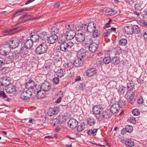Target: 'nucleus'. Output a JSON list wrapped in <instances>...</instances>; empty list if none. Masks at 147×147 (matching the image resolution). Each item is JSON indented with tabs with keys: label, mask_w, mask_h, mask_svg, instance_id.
<instances>
[{
	"label": "nucleus",
	"mask_w": 147,
	"mask_h": 147,
	"mask_svg": "<svg viewBox=\"0 0 147 147\" xmlns=\"http://www.w3.org/2000/svg\"><path fill=\"white\" fill-rule=\"evenodd\" d=\"M132 113L134 116H137L140 114V110L137 109H135L132 111Z\"/></svg>",
	"instance_id": "51"
},
{
	"label": "nucleus",
	"mask_w": 147,
	"mask_h": 147,
	"mask_svg": "<svg viewBox=\"0 0 147 147\" xmlns=\"http://www.w3.org/2000/svg\"><path fill=\"white\" fill-rule=\"evenodd\" d=\"M6 90V92L9 93H11L16 91V87L10 84L7 86Z\"/></svg>",
	"instance_id": "24"
},
{
	"label": "nucleus",
	"mask_w": 147,
	"mask_h": 147,
	"mask_svg": "<svg viewBox=\"0 0 147 147\" xmlns=\"http://www.w3.org/2000/svg\"><path fill=\"white\" fill-rule=\"evenodd\" d=\"M74 66L79 67L82 66L83 64V61L82 59H81L78 58L76 59L73 63Z\"/></svg>",
	"instance_id": "22"
},
{
	"label": "nucleus",
	"mask_w": 147,
	"mask_h": 147,
	"mask_svg": "<svg viewBox=\"0 0 147 147\" xmlns=\"http://www.w3.org/2000/svg\"><path fill=\"white\" fill-rule=\"evenodd\" d=\"M128 121L134 124H135L136 123L135 118L133 117H130L128 118Z\"/></svg>",
	"instance_id": "53"
},
{
	"label": "nucleus",
	"mask_w": 147,
	"mask_h": 147,
	"mask_svg": "<svg viewBox=\"0 0 147 147\" xmlns=\"http://www.w3.org/2000/svg\"><path fill=\"white\" fill-rule=\"evenodd\" d=\"M57 41L60 44V46H61V45H62V44L63 42H66L64 40V38L63 37H61L59 38V39L58 38Z\"/></svg>",
	"instance_id": "56"
},
{
	"label": "nucleus",
	"mask_w": 147,
	"mask_h": 147,
	"mask_svg": "<svg viewBox=\"0 0 147 147\" xmlns=\"http://www.w3.org/2000/svg\"><path fill=\"white\" fill-rule=\"evenodd\" d=\"M73 43L72 42L69 41L67 42H64L62 44L61 46H60L61 50L63 51H66L67 50L71 48L73 46Z\"/></svg>",
	"instance_id": "4"
},
{
	"label": "nucleus",
	"mask_w": 147,
	"mask_h": 147,
	"mask_svg": "<svg viewBox=\"0 0 147 147\" xmlns=\"http://www.w3.org/2000/svg\"><path fill=\"white\" fill-rule=\"evenodd\" d=\"M0 97L4 99L7 97V96L4 91H0Z\"/></svg>",
	"instance_id": "57"
},
{
	"label": "nucleus",
	"mask_w": 147,
	"mask_h": 147,
	"mask_svg": "<svg viewBox=\"0 0 147 147\" xmlns=\"http://www.w3.org/2000/svg\"><path fill=\"white\" fill-rule=\"evenodd\" d=\"M65 74V71L63 69H58L56 72V74L58 77L61 78L64 76Z\"/></svg>",
	"instance_id": "33"
},
{
	"label": "nucleus",
	"mask_w": 147,
	"mask_h": 147,
	"mask_svg": "<svg viewBox=\"0 0 147 147\" xmlns=\"http://www.w3.org/2000/svg\"><path fill=\"white\" fill-rule=\"evenodd\" d=\"M47 49V45L45 43H42L38 46L35 50V52L38 54L41 55L45 53Z\"/></svg>",
	"instance_id": "2"
},
{
	"label": "nucleus",
	"mask_w": 147,
	"mask_h": 147,
	"mask_svg": "<svg viewBox=\"0 0 147 147\" xmlns=\"http://www.w3.org/2000/svg\"><path fill=\"white\" fill-rule=\"evenodd\" d=\"M135 95V92H134L132 90H128L125 94V97L129 103L133 104L135 100L134 98Z\"/></svg>",
	"instance_id": "3"
},
{
	"label": "nucleus",
	"mask_w": 147,
	"mask_h": 147,
	"mask_svg": "<svg viewBox=\"0 0 147 147\" xmlns=\"http://www.w3.org/2000/svg\"><path fill=\"white\" fill-rule=\"evenodd\" d=\"M85 124H81L80 125H78L77 128V130L79 131L80 132L82 131L85 129Z\"/></svg>",
	"instance_id": "50"
},
{
	"label": "nucleus",
	"mask_w": 147,
	"mask_h": 147,
	"mask_svg": "<svg viewBox=\"0 0 147 147\" xmlns=\"http://www.w3.org/2000/svg\"><path fill=\"white\" fill-rule=\"evenodd\" d=\"M102 61L99 59H97L96 61V65L97 66H100L101 64Z\"/></svg>",
	"instance_id": "64"
},
{
	"label": "nucleus",
	"mask_w": 147,
	"mask_h": 147,
	"mask_svg": "<svg viewBox=\"0 0 147 147\" xmlns=\"http://www.w3.org/2000/svg\"><path fill=\"white\" fill-rule=\"evenodd\" d=\"M48 33L45 31L41 32L40 34V38L42 39V40L47 41V42L49 37L47 35Z\"/></svg>",
	"instance_id": "28"
},
{
	"label": "nucleus",
	"mask_w": 147,
	"mask_h": 147,
	"mask_svg": "<svg viewBox=\"0 0 147 147\" xmlns=\"http://www.w3.org/2000/svg\"><path fill=\"white\" fill-rule=\"evenodd\" d=\"M87 26L86 24H82L81 25V31L82 32H87Z\"/></svg>",
	"instance_id": "47"
},
{
	"label": "nucleus",
	"mask_w": 147,
	"mask_h": 147,
	"mask_svg": "<svg viewBox=\"0 0 147 147\" xmlns=\"http://www.w3.org/2000/svg\"><path fill=\"white\" fill-rule=\"evenodd\" d=\"M38 85L37 84H35L34 81L31 80H29L26 83L25 86L26 88L29 90L31 89L32 88H39Z\"/></svg>",
	"instance_id": "6"
},
{
	"label": "nucleus",
	"mask_w": 147,
	"mask_h": 147,
	"mask_svg": "<svg viewBox=\"0 0 147 147\" xmlns=\"http://www.w3.org/2000/svg\"><path fill=\"white\" fill-rule=\"evenodd\" d=\"M134 85L132 81H129L127 83V90H132L134 88Z\"/></svg>",
	"instance_id": "36"
},
{
	"label": "nucleus",
	"mask_w": 147,
	"mask_h": 147,
	"mask_svg": "<svg viewBox=\"0 0 147 147\" xmlns=\"http://www.w3.org/2000/svg\"><path fill=\"white\" fill-rule=\"evenodd\" d=\"M126 132L128 133H131L133 131V127L132 126L129 125H127L125 127Z\"/></svg>",
	"instance_id": "49"
},
{
	"label": "nucleus",
	"mask_w": 147,
	"mask_h": 147,
	"mask_svg": "<svg viewBox=\"0 0 147 147\" xmlns=\"http://www.w3.org/2000/svg\"><path fill=\"white\" fill-rule=\"evenodd\" d=\"M87 26V32L88 31L90 33L92 32L96 29V24L92 22L89 23Z\"/></svg>",
	"instance_id": "19"
},
{
	"label": "nucleus",
	"mask_w": 147,
	"mask_h": 147,
	"mask_svg": "<svg viewBox=\"0 0 147 147\" xmlns=\"http://www.w3.org/2000/svg\"><path fill=\"white\" fill-rule=\"evenodd\" d=\"M67 34L66 35V38L68 40H71L73 39L74 37H76V35L75 30L67 32Z\"/></svg>",
	"instance_id": "16"
},
{
	"label": "nucleus",
	"mask_w": 147,
	"mask_h": 147,
	"mask_svg": "<svg viewBox=\"0 0 147 147\" xmlns=\"http://www.w3.org/2000/svg\"><path fill=\"white\" fill-rule=\"evenodd\" d=\"M92 41L91 39H85V40L84 41V43L85 44L87 45V47H88L89 45H90V41Z\"/></svg>",
	"instance_id": "59"
},
{
	"label": "nucleus",
	"mask_w": 147,
	"mask_h": 147,
	"mask_svg": "<svg viewBox=\"0 0 147 147\" xmlns=\"http://www.w3.org/2000/svg\"><path fill=\"white\" fill-rule=\"evenodd\" d=\"M125 146L128 147H131L134 145V142L130 139H128L125 142Z\"/></svg>",
	"instance_id": "34"
},
{
	"label": "nucleus",
	"mask_w": 147,
	"mask_h": 147,
	"mask_svg": "<svg viewBox=\"0 0 147 147\" xmlns=\"http://www.w3.org/2000/svg\"><path fill=\"white\" fill-rule=\"evenodd\" d=\"M98 131L97 129H90L87 132V134L89 135H92L94 136H96Z\"/></svg>",
	"instance_id": "40"
},
{
	"label": "nucleus",
	"mask_w": 147,
	"mask_h": 147,
	"mask_svg": "<svg viewBox=\"0 0 147 147\" xmlns=\"http://www.w3.org/2000/svg\"><path fill=\"white\" fill-rule=\"evenodd\" d=\"M65 27L66 29L68 30L67 31L75 30V25L73 24H68Z\"/></svg>",
	"instance_id": "43"
},
{
	"label": "nucleus",
	"mask_w": 147,
	"mask_h": 147,
	"mask_svg": "<svg viewBox=\"0 0 147 147\" xmlns=\"http://www.w3.org/2000/svg\"><path fill=\"white\" fill-rule=\"evenodd\" d=\"M97 72V70L94 67L88 69L86 71V75L88 76H92L95 74Z\"/></svg>",
	"instance_id": "18"
},
{
	"label": "nucleus",
	"mask_w": 147,
	"mask_h": 147,
	"mask_svg": "<svg viewBox=\"0 0 147 147\" xmlns=\"http://www.w3.org/2000/svg\"><path fill=\"white\" fill-rule=\"evenodd\" d=\"M140 24L143 27H145L147 28V23L143 20H140L139 21Z\"/></svg>",
	"instance_id": "54"
},
{
	"label": "nucleus",
	"mask_w": 147,
	"mask_h": 147,
	"mask_svg": "<svg viewBox=\"0 0 147 147\" xmlns=\"http://www.w3.org/2000/svg\"><path fill=\"white\" fill-rule=\"evenodd\" d=\"M127 40L124 38H121L119 41V45L121 46H125L127 44Z\"/></svg>",
	"instance_id": "48"
},
{
	"label": "nucleus",
	"mask_w": 147,
	"mask_h": 147,
	"mask_svg": "<svg viewBox=\"0 0 147 147\" xmlns=\"http://www.w3.org/2000/svg\"><path fill=\"white\" fill-rule=\"evenodd\" d=\"M119 57H114L111 60L112 63L114 65L118 64L120 62Z\"/></svg>",
	"instance_id": "35"
},
{
	"label": "nucleus",
	"mask_w": 147,
	"mask_h": 147,
	"mask_svg": "<svg viewBox=\"0 0 147 147\" xmlns=\"http://www.w3.org/2000/svg\"><path fill=\"white\" fill-rule=\"evenodd\" d=\"M59 107H56L54 108H51L49 111V113H50L52 115H57L59 111Z\"/></svg>",
	"instance_id": "27"
},
{
	"label": "nucleus",
	"mask_w": 147,
	"mask_h": 147,
	"mask_svg": "<svg viewBox=\"0 0 147 147\" xmlns=\"http://www.w3.org/2000/svg\"><path fill=\"white\" fill-rule=\"evenodd\" d=\"M92 112L93 113L96 115H100L101 110L100 107L98 105H96L94 106L92 109Z\"/></svg>",
	"instance_id": "20"
},
{
	"label": "nucleus",
	"mask_w": 147,
	"mask_h": 147,
	"mask_svg": "<svg viewBox=\"0 0 147 147\" xmlns=\"http://www.w3.org/2000/svg\"><path fill=\"white\" fill-rule=\"evenodd\" d=\"M20 43V41L17 38H12L9 40V42L5 45L4 47L7 48L8 51H10L11 49H15L18 47Z\"/></svg>",
	"instance_id": "1"
},
{
	"label": "nucleus",
	"mask_w": 147,
	"mask_h": 147,
	"mask_svg": "<svg viewBox=\"0 0 147 147\" xmlns=\"http://www.w3.org/2000/svg\"><path fill=\"white\" fill-rule=\"evenodd\" d=\"M30 49L26 47H23L21 48L19 54L22 57H26L28 55V51Z\"/></svg>",
	"instance_id": "12"
},
{
	"label": "nucleus",
	"mask_w": 147,
	"mask_h": 147,
	"mask_svg": "<svg viewBox=\"0 0 147 147\" xmlns=\"http://www.w3.org/2000/svg\"><path fill=\"white\" fill-rule=\"evenodd\" d=\"M113 50L115 55H119L121 53V48L117 46H115L113 47Z\"/></svg>",
	"instance_id": "32"
},
{
	"label": "nucleus",
	"mask_w": 147,
	"mask_h": 147,
	"mask_svg": "<svg viewBox=\"0 0 147 147\" xmlns=\"http://www.w3.org/2000/svg\"><path fill=\"white\" fill-rule=\"evenodd\" d=\"M125 101L124 99L121 98L119 100L118 103L117 104H118V105L120 108L124 106L125 105Z\"/></svg>",
	"instance_id": "45"
},
{
	"label": "nucleus",
	"mask_w": 147,
	"mask_h": 147,
	"mask_svg": "<svg viewBox=\"0 0 147 147\" xmlns=\"http://www.w3.org/2000/svg\"><path fill=\"white\" fill-rule=\"evenodd\" d=\"M85 36L82 33H78L76 36V40L78 42H82L85 40Z\"/></svg>",
	"instance_id": "14"
},
{
	"label": "nucleus",
	"mask_w": 147,
	"mask_h": 147,
	"mask_svg": "<svg viewBox=\"0 0 147 147\" xmlns=\"http://www.w3.org/2000/svg\"><path fill=\"white\" fill-rule=\"evenodd\" d=\"M143 102V100L141 97H140L138 100V103L140 105L142 104Z\"/></svg>",
	"instance_id": "63"
},
{
	"label": "nucleus",
	"mask_w": 147,
	"mask_h": 147,
	"mask_svg": "<svg viewBox=\"0 0 147 147\" xmlns=\"http://www.w3.org/2000/svg\"><path fill=\"white\" fill-rule=\"evenodd\" d=\"M22 11H21V9L19 10L13 16L14 17L17 16L21 15L22 13Z\"/></svg>",
	"instance_id": "60"
},
{
	"label": "nucleus",
	"mask_w": 147,
	"mask_h": 147,
	"mask_svg": "<svg viewBox=\"0 0 147 147\" xmlns=\"http://www.w3.org/2000/svg\"><path fill=\"white\" fill-rule=\"evenodd\" d=\"M77 31L81 30V25L79 24H77L75 25V29Z\"/></svg>",
	"instance_id": "61"
},
{
	"label": "nucleus",
	"mask_w": 147,
	"mask_h": 147,
	"mask_svg": "<svg viewBox=\"0 0 147 147\" xmlns=\"http://www.w3.org/2000/svg\"><path fill=\"white\" fill-rule=\"evenodd\" d=\"M133 33L139 34L140 33V29L139 27L136 25H134L132 26Z\"/></svg>",
	"instance_id": "37"
},
{
	"label": "nucleus",
	"mask_w": 147,
	"mask_h": 147,
	"mask_svg": "<svg viewBox=\"0 0 147 147\" xmlns=\"http://www.w3.org/2000/svg\"><path fill=\"white\" fill-rule=\"evenodd\" d=\"M105 12L107 13V15L111 16H113L117 13V11L114 9H111L110 10L106 9Z\"/></svg>",
	"instance_id": "38"
},
{
	"label": "nucleus",
	"mask_w": 147,
	"mask_h": 147,
	"mask_svg": "<svg viewBox=\"0 0 147 147\" xmlns=\"http://www.w3.org/2000/svg\"><path fill=\"white\" fill-rule=\"evenodd\" d=\"M8 52L5 50L0 49V54L6 56Z\"/></svg>",
	"instance_id": "58"
},
{
	"label": "nucleus",
	"mask_w": 147,
	"mask_h": 147,
	"mask_svg": "<svg viewBox=\"0 0 147 147\" xmlns=\"http://www.w3.org/2000/svg\"><path fill=\"white\" fill-rule=\"evenodd\" d=\"M59 81V79L58 77H56L54 78L52 80L53 84L55 85L58 84Z\"/></svg>",
	"instance_id": "55"
},
{
	"label": "nucleus",
	"mask_w": 147,
	"mask_h": 147,
	"mask_svg": "<svg viewBox=\"0 0 147 147\" xmlns=\"http://www.w3.org/2000/svg\"><path fill=\"white\" fill-rule=\"evenodd\" d=\"M120 108L118 104L115 103L112 105L109 110L112 113L114 114L116 113L119 110Z\"/></svg>",
	"instance_id": "23"
},
{
	"label": "nucleus",
	"mask_w": 147,
	"mask_h": 147,
	"mask_svg": "<svg viewBox=\"0 0 147 147\" xmlns=\"http://www.w3.org/2000/svg\"><path fill=\"white\" fill-rule=\"evenodd\" d=\"M132 28V26H126L124 27V30L127 34L131 35L133 34Z\"/></svg>",
	"instance_id": "26"
},
{
	"label": "nucleus",
	"mask_w": 147,
	"mask_h": 147,
	"mask_svg": "<svg viewBox=\"0 0 147 147\" xmlns=\"http://www.w3.org/2000/svg\"><path fill=\"white\" fill-rule=\"evenodd\" d=\"M40 38V35L36 34H33L31 33L30 35V39L33 42H36L38 41Z\"/></svg>",
	"instance_id": "25"
},
{
	"label": "nucleus",
	"mask_w": 147,
	"mask_h": 147,
	"mask_svg": "<svg viewBox=\"0 0 147 147\" xmlns=\"http://www.w3.org/2000/svg\"><path fill=\"white\" fill-rule=\"evenodd\" d=\"M14 54L13 53H12L8 56H7L4 59L5 64L12 63L14 61Z\"/></svg>",
	"instance_id": "15"
},
{
	"label": "nucleus",
	"mask_w": 147,
	"mask_h": 147,
	"mask_svg": "<svg viewBox=\"0 0 147 147\" xmlns=\"http://www.w3.org/2000/svg\"><path fill=\"white\" fill-rule=\"evenodd\" d=\"M87 124L90 127H93L96 123L95 119L93 117H89L87 119Z\"/></svg>",
	"instance_id": "21"
},
{
	"label": "nucleus",
	"mask_w": 147,
	"mask_h": 147,
	"mask_svg": "<svg viewBox=\"0 0 147 147\" xmlns=\"http://www.w3.org/2000/svg\"><path fill=\"white\" fill-rule=\"evenodd\" d=\"M38 89L40 88L41 90H44L45 92L48 91L51 87V84L49 82L45 81L42 85H38Z\"/></svg>",
	"instance_id": "8"
},
{
	"label": "nucleus",
	"mask_w": 147,
	"mask_h": 147,
	"mask_svg": "<svg viewBox=\"0 0 147 147\" xmlns=\"http://www.w3.org/2000/svg\"><path fill=\"white\" fill-rule=\"evenodd\" d=\"M129 2L131 4H132L133 3H134V7L136 10H140L142 9L141 6V4L140 3H138L137 2L135 3V1H133L132 0H131Z\"/></svg>",
	"instance_id": "29"
},
{
	"label": "nucleus",
	"mask_w": 147,
	"mask_h": 147,
	"mask_svg": "<svg viewBox=\"0 0 147 147\" xmlns=\"http://www.w3.org/2000/svg\"><path fill=\"white\" fill-rule=\"evenodd\" d=\"M58 40V36L56 34H53L49 37L47 42L50 44H53Z\"/></svg>",
	"instance_id": "11"
},
{
	"label": "nucleus",
	"mask_w": 147,
	"mask_h": 147,
	"mask_svg": "<svg viewBox=\"0 0 147 147\" xmlns=\"http://www.w3.org/2000/svg\"><path fill=\"white\" fill-rule=\"evenodd\" d=\"M69 122L72 123V128H75L78 124V122L75 119H70Z\"/></svg>",
	"instance_id": "41"
},
{
	"label": "nucleus",
	"mask_w": 147,
	"mask_h": 147,
	"mask_svg": "<svg viewBox=\"0 0 147 147\" xmlns=\"http://www.w3.org/2000/svg\"><path fill=\"white\" fill-rule=\"evenodd\" d=\"M113 113L109 109H106L103 112L100 116L101 119H109L111 118Z\"/></svg>",
	"instance_id": "7"
},
{
	"label": "nucleus",
	"mask_w": 147,
	"mask_h": 147,
	"mask_svg": "<svg viewBox=\"0 0 147 147\" xmlns=\"http://www.w3.org/2000/svg\"><path fill=\"white\" fill-rule=\"evenodd\" d=\"M111 32L110 30H106V32H105L103 34V36L106 38H107L109 36Z\"/></svg>",
	"instance_id": "52"
},
{
	"label": "nucleus",
	"mask_w": 147,
	"mask_h": 147,
	"mask_svg": "<svg viewBox=\"0 0 147 147\" xmlns=\"http://www.w3.org/2000/svg\"><path fill=\"white\" fill-rule=\"evenodd\" d=\"M5 62L4 59H3V58H0V67L3 65L4 64H5Z\"/></svg>",
	"instance_id": "62"
},
{
	"label": "nucleus",
	"mask_w": 147,
	"mask_h": 147,
	"mask_svg": "<svg viewBox=\"0 0 147 147\" xmlns=\"http://www.w3.org/2000/svg\"><path fill=\"white\" fill-rule=\"evenodd\" d=\"M46 92L42 89L37 91V97L38 98H43L45 96V92Z\"/></svg>",
	"instance_id": "31"
},
{
	"label": "nucleus",
	"mask_w": 147,
	"mask_h": 147,
	"mask_svg": "<svg viewBox=\"0 0 147 147\" xmlns=\"http://www.w3.org/2000/svg\"><path fill=\"white\" fill-rule=\"evenodd\" d=\"M92 33H93V37L94 38H96L98 37L100 34V31L96 29Z\"/></svg>",
	"instance_id": "42"
},
{
	"label": "nucleus",
	"mask_w": 147,
	"mask_h": 147,
	"mask_svg": "<svg viewBox=\"0 0 147 147\" xmlns=\"http://www.w3.org/2000/svg\"><path fill=\"white\" fill-rule=\"evenodd\" d=\"M127 90V88L124 86H121L119 87L118 92L120 94L123 95Z\"/></svg>",
	"instance_id": "39"
},
{
	"label": "nucleus",
	"mask_w": 147,
	"mask_h": 147,
	"mask_svg": "<svg viewBox=\"0 0 147 147\" xmlns=\"http://www.w3.org/2000/svg\"><path fill=\"white\" fill-rule=\"evenodd\" d=\"M32 95V92L29 90L23 91L20 96V98L23 100H26L29 99Z\"/></svg>",
	"instance_id": "5"
},
{
	"label": "nucleus",
	"mask_w": 147,
	"mask_h": 147,
	"mask_svg": "<svg viewBox=\"0 0 147 147\" xmlns=\"http://www.w3.org/2000/svg\"><path fill=\"white\" fill-rule=\"evenodd\" d=\"M26 40V42H24V47L30 49L32 47L33 42L30 39Z\"/></svg>",
	"instance_id": "30"
},
{
	"label": "nucleus",
	"mask_w": 147,
	"mask_h": 147,
	"mask_svg": "<svg viewBox=\"0 0 147 147\" xmlns=\"http://www.w3.org/2000/svg\"><path fill=\"white\" fill-rule=\"evenodd\" d=\"M64 68L67 71L70 70L73 67V63L70 61H69L65 62L63 65Z\"/></svg>",
	"instance_id": "17"
},
{
	"label": "nucleus",
	"mask_w": 147,
	"mask_h": 147,
	"mask_svg": "<svg viewBox=\"0 0 147 147\" xmlns=\"http://www.w3.org/2000/svg\"><path fill=\"white\" fill-rule=\"evenodd\" d=\"M77 55L78 58L83 60L86 57V51L83 49H80L77 52Z\"/></svg>",
	"instance_id": "13"
},
{
	"label": "nucleus",
	"mask_w": 147,
	"mask_h": 147,
	"mask_svg": "<svg viewBox=\"0 0 147 147\" xmlns=\"http://www.w3.org/2000/svg\"><path fill=\"white\" fill-rule=\"evenodd\" d=\"M51 32L52 34H56L57 35L58 34L59 36L61 35L63 33V31L61 30V28L55 26H53L51 28Z\"/></svg>",
	"instance_id": "10"
},
{
	"label": "nucleus",
	"mask_w": 147,
	"mask_h": 147,
	"mask_svg": "<svg viewBox=\"0 0 147 147\" xmlns=\"http://www.w3.org/2000/svg\"><path fill=\"white\" fill-rule=\"evenodd\" d=\"M103 62L106 65L109 64L111 62V57L110 56L105 57L103 60Z\"/></svg>",
	"instance_id": "44"
},
{
	"label": "nucleus",
	"mask_w": 147,
	"mask_h": 147,
	"mask_svg": "<svg viewBox=\"0 0 147 147\" xmlns=\"http://www.w3.org/2000/svg\"><path fill=\"white\" fill-rule=\"evenodd\" d=\"M98 42H92L91 44L89 45L88 47L90 51L92 53L95 52L98 49Z\"/></svg>",
	"instance_id": "9"
},
{
	"label": "nucleus",
	"mask_w": 147,
	"mask_h": 147,
	"mask_svg": "<svg viewBox=\"0 0 147 147\" xmlns=\"http://www.w3.org/2000/svg\"><path fill=\"white\" fill-rule=\"evenodd\" d=\"M10 83L9 79L6 78L3 80L2 84L4 86H7Z\"/></svg>",
	"instance_id": "46"
}]
</instances>
